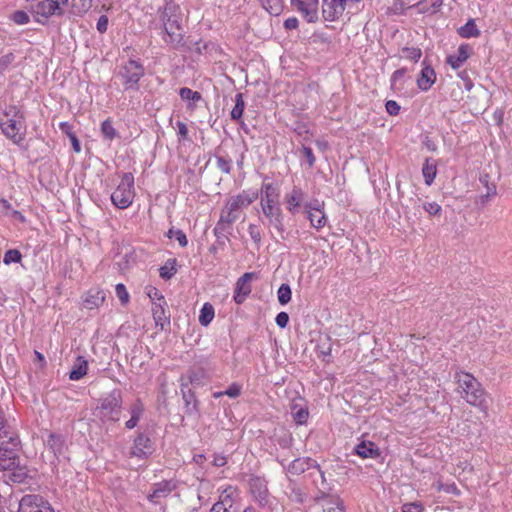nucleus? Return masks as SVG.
Segmentation results:
<instances>
[{"label":"nucleus","instance_id":"obj_1","mask_svg":"<svg viewBox=\"0 0 512 512\" xmlns=\"http://www.w3.org/2000/svg\"><path fill=\"white\" fill-rule=\"evenodd\" d=\"M257 198L258 193L244 190L226 199L220 218L213 229L218 240L221 237L228 239L226 233H229L233 223L240 218L243 209L251 205Z\"/></svg>","mask_w":512,"mask_h":512},{"label":"nucleus","instance_id":"obj_2","mask_svg":"<svg viewBox=\"0 0 512 512\" xmlns=\"http://www.w3.org/2000/svg\"><path fill=\"white\" fill-rule=\"evenodd\" d=\"M279 197V189L276 186L272 183L263 184L260 199L262 212L268 219L269 225L278 232L280 238L286 240L289 233L286 232L284 226V216L280 207Z\"/></svg>","mask_w":512,"mask_h":512},{"label":"nucleus","instance_id":"obj_3","mask_svg":"<svg viewBox=\"0 0 512 512\" xmlns=\"http://www.w3.org/2000/svg\"><path fill=\"white\" fill-rule=\"evenodd\" d=\"M454 379L458 384V392L461 394V397L468 404L479 408L487 416L486 392L482 384L472 374L463 371L456 372Z\"/></svg>","mask_w":512,"mask_h":512},{"label":"nucleus","instance_id":"obj_4","mask_svg":"<svg viewBox=\"0 0 512 512\" xmlns=\"http://www.w3.org/2000/svg\"><path fill=\"white\" fill-rule=\"evenodd\" d=\"M165 31L164 41L173 48H179L184 45L183 27L181 25L182 17L179 8L176 5L168 4L164 8L161 16Z\"/></svg>","mask_w":512,"mask_h":512},{"label":"nucleus","instance_id":"obj_5","mask_svg":"<svg viewBox=\"0 0 512 512\" xmlns=\"http://www.w3.org/2000/svg\"><path fill=\"white\" fill-rule=\"evenodd\" d=\"M0 127L6 137L10 138L15 144L24 140L25 129L24 115L16 107L9 108L4 116L0 118Z\"/></svg>","mask_w":512,"mask_h":512},{"label":"nucleus","instance_id":"obj_6","mask_svg":"<svg viewBox=\"0 0 512 512\" xmlns=\"http://www.w3.org/2000/svg\"><path fill=\"white\" fill-rule=\"evenodd\" d=\"M19 438L14 435H0V469H13L18 465Z\"/></svg>","mask_w":512,"mask_h":512},{"label":"nucleus","instance_id":"obj_7","mask_svg":"<svg viewBox=\"0 0 512 512\" xmlns=\"http://www.w3.org/2000/svg\"><path fill=\"white\" fill-rule=\"evenodd\" d=\"M122 394L120 390L114 389L107 396L101 399L98 406L101 419L117 422L120 420L122 411Z\"/></svg>","mask_w":512,"mask_h":512},{"label":"nucleus","instance_id":"obj_8","mask_svg":"<svg viewBox=\"0 0 512 512\" xmlns=\"http://www.w3.org/2000/svg\"><path fill=\"white\" fill-rule=\"evenodd\" d=\"M134 177L131 173H124L121 182L111 194L112 203L119 209L128 208L134 199Z\"/></svg>","mask_w":512,"mask_h":512},{"label":"nucleus","instance_id":"obj_9","mask_svg":"<svg viewBox=\"0 0 512 512\" xmlns=\"http://www.w3.org/2000/svg\"><path fill=\"white\" fill-rule=\"evenodd\" d=\"M144 74L145 69L142 63L132 59L124 63L119 70V76L125 90H138V83Z\"/></svg>","mask_w":512,"mask_h":512},{"label":"nucleus","instance_id":"obj_10","mask_svg":"<svg viewBox=\"0 0 512 512\" xmlns=\"http://www.w3.org/2000/svg\"><path fill=\"white\" fill-rule=\"evenodd\" d=\"M362 0H323L322 14L326 21H336L346 9L355 8Z\"/></svg>","mask_w":512,"mask_h":512},{"label":"nucleus","instance_id":"obj_11","mask_svg":"<svg viewBox=\"0 0 512 512\" xmlns=\"http://www.w3.org/2000/svg\"><path fill=\"white\" fill-rule=\"evenodd\" d=\"M18 512H54V510L42 496L27 494L21 498Z\"/></svg>","mask_w":512,"mask_h":512},{"label":"nucleus","instance_id":"obj_12","mask_svg":"<svg viewBox=\"0 0 512 512\" xmlns=\"http://www.w3.org/2000/svg\"><path fill=\"white\" fill-rule=\"evenodd\" d=\"M291 5L309 23L317 21L319 0H291Z\"/></svg>","mask_w":512,"mask_h":512},{"label":"nucleus","instance_id":"obj_13","mask_svg":"<svg viewBox=\"0 0 512 512\" xmlns=\"http://www.w3.org/2000/svg\"><path fill=\"white\" fill-rule=\"evenodd\" d=\"M316 504L320 505V512H345L343 500L337 496H329L324 492H320L315 497Z\"/></svg>","mask_w":512,"mask_h":512},{"label":"nucleus","instance_id":"obj_14","mask_svg":"<svg viewBox=\"0 0 512 512\" xmlns=\"http://www.w3.org/2000/svg\"><path fill=\"white\" fill-rule=\"evenodd\" d=\"M255 277V273L247 272L238 278L234 289V301L242 304L246 297L251 293L252 288L250 282Z\"/></svg>","mask_w":512,"mask_h":512},{"label":"nucleus","instance_id":"obj_15","mask_svg":"<svg viewBox=\"0 0 512 512\" xmlns=\"http://www.w3.org/2000/svg\"><path fill=\"white\" fill-rule=\"evenodd\" d=\"M34 12L37 15L48 18L52 15H62L63 11L59 7L57 0H42L35 6Z\"/></svg>","mask_w":512,"mask_h":512},{"label":"nucleus","instance_id":"obj_16","mask_svg":"<svg viewBox=\"0 0 512 512\" xmlns=\"http://www.w3.org/2000/svg\"><path fill=\"white\" fill-rule=\"evenodd\" d=\"M153 445L151 439L140 433L134 440V447L132 454L139 458L147 457L152 453Z\"/></svg>","mask_w":512,"mask_h":512},{"label":"nucleus","instance_id":"obj_17","mask_svg":"<svg viewBox=\"0 0 512 512\" xmlns=\"http://www.w3.org/2000/svg\"><path fill=\"white\" fill-rule=\"evenodd\" d=\"M471 47L468 44H461L455 54L449 55L446 62L453 68L458 69L470 57Z\"/></svg>","mask_w":512,"mask_h":512},{"label":"nucleus","instance_id":"obj_18","mask_svg":"<svg viewBox=\"0 0 512 512\" xmlns=\"http://www.w3.org/2000/svg\"><path fill=\"white\" fill-rule=\"evenodd\" d=\"M304 199V192L299 187H293L290 193L286 194L285 202L287 204V210L291 214H295L298 208L301 206Z\"/></svg>","mask_w":512,"mask_h":512},{"label":"nucleus","instance_id":"obj_19","mask_svg":"<svg viewBox=\"0 0 512 512\" xmlns=\"http://www.w3.org/2000/svg\"><path fill=\"white\" fill-rule=\"evenodd\" d=\"M436 81V74L430 65H426L421 70L420 76L417 79V86L422 91H427Z\"/></svg>","mask_w":512,"mask_h":512},{"label":"nucleus","instance_id":"obj_20","mask_svg":"<svg viewBox=\"0 0 512 512\" xmlns=\"http://www.w3.org/2000/svg\"><path fill=\"white\" fill-rule=\"evenodd\" d=\"M355 453L361 458H377L380 456V450L372 441H362L355 446Z\"/></svg>","mask_w":512,"mask_h":512},{"label":"nucleus","instance_id":"obj_21","mask_svg":"<svg viewBox=\"0 0 512 512\" xmlns=\"http://www.w3.org/2000/svg\"><path fill=\"white\" fill-rule=\"evenodd\" d=\"M187 384H182L181 392L182 398L185 403V410L188 415H193L198 412V401L195 394L191 389H186Z\"/></svg>","mask_w":512,"mask_h":512},{"label":"nucleus","instance_id":"obj_22","mask_svg":"<svg viewBox=\"0 0 512 512\" xmlns=\"http://www.w3.org/2000/svg\"><path fill=\"white\" fill-rule=\"evenodd\" d=\"M173 489L174 485H172L170 481L156 483L154 485L153 492L148 496V499L151 502L156 503L158 499L167 497Z\"/></svg>","mask_w":512,"mask_h":512},{"label":"nucleus","instance_id":"obj_23","mask_svg":"<svg viewBox=\"0 0 512 512\" xmlns=\"http://www.w3.org/2000/svg\"><path fill=\"white\" fill-rule=\"evenodd\" d=\"M88 370V361L83 356H78L69 373V379L77 381L82 379Z\"/></svg>","mask_w":512,"mask_h":512},{"label":"nucleus","instance_id":"obj_24","mask_svg":"<svg viewBox=\"0 0 512 512\" xmlns=\"http://www.w3.org/2000/svg\"><path fill=\"white\" fill-rule=\"evenodd\" d=\"M314 465L316 462L310 458H297L289 464L287 470L292 475H300Z\"/></svg>","mask_w":512,"mask_h":512},{"label":"nucleus","instance_id":"obj_25","mask_svg":"<svg viewBox=\"0 0 512 512\" xmlns=\"http://www.w3.org/2000/svg\"><path fill=\"white\" fill-rule=\"evenodd\" d=\"M144 412V405L140 399H137L130 407L131 418L126 421L125 427L133 429L137 426L142 414Z\"/></svg>","mask_w":512,"mask_h":512},{"label":"nucleus","instance_id":"obj_26","mask_svg":"<svg viewBox=\"0 0 512 512\" xmlns=\"http://www.w3.org/2000/svg\"><path fill=\"white\" fill-rule=\"evenodd\" d=\"M105 300V293L101 290H90L86 296L84 303L88 309H94L102 304Z\"/></svg>","mask_w":512,"mask_h":512},{"label":"nucleus","instance_id":"obj_27","mask_svg":"<svg viewBox=\"0 0 512 512\" xmlns=\"http://www.w3.org/2000/svg\"><path fill=\"white\" fill-rule=\"evenodd\" d=\"M422 174L424 177L425 184L430 186L433 183L437 174V166L433 159H426L422 168Z\"/></svg>","mask_w":512,"mask_h":512},{"label":"nucleus","instance_id":"obj_28","mask_svg":"<svg viewBox=\"0 0 512 512\" xmlns=\"http://www.w3.org/2000/svg\"><path fill=\"white\" fill-rule=\"evenodd\" d=\"M251 491L261 504L267 503L268 491L262 480L259 478L251 481Z\"/></svg>","mask_w":512,"mask_h":512},{"label":"nucleus","instance_id":"obj_29","mask_svg":"<svg viewBox=\"0 0 512 512\" xmlns=\"http://www.w3.org/2000/svg\"><path fill=\"white\" fill-rule=\"evenodd\" d=\"M166 302H153L152 304V314L155 320L156 325H161L163 328L164 322L169 320V316L166 315V310L164 306Z\"/></svg>","mask_w":512,"mask_h":512},{"label":"nucleus","instance_id":"obj_30","mask_svg":"<svg viewBox=\"0 0 512 512\" xmlns=\"http://www.w3.org/2000/svg\"><path fill=\"white\" fill-rule=\"evenodd\" d=\"M46 444L54 455L61 454L64 448V438L61 435L50 433L48 435Z\"/></svg>","mask_w":512,"mask_h":512},{"label":"nucleus","instance_id":"obj_31","mask_svg":"<svg viewBox=\"0 0 512 512\" xmlns=\"http://www.w3.org/2000/svg\"><path fill=\"white\" fill-rule=\"evenodd\" d=\"M308 213V219L310 220L311 225L316 228L320 229L325 226L326 224V217L322 210L318 208L309 209L307 211Z\"/></svg>","mask_w":512,"mask_h":512},{"label":"nucleus","instance_id":"obj_32","mask_svg":"<svg viewBox=\"0 0 512 512\" xmlns=\"http://www.w3.org/2000/svg\"><path fill=\"white\" fill-rule=\"evenodd\" d=\"M458 34L463 38L478 37L480 31L475 24L474 19H469L467 23L458 29Z\"/></svg>","mask_w":512,"mask_h":512},{"label":"nucleus","instance_id":"obj_33","mask_svg":"<svg viewBox=\"0 0 512 512\" xmlns=\"http://www.w3.org/2000/svg\"><path fill=\"white\" fill-rule=\"evenodd\" d=\"M214 318V307L210 303H205L199 315V323L202 326H208Z\"/></svg>","mask_w":512,"mask_h":512},{"label":"nucleus","instance_id":"obj_34","mask_svg":"<svg viewBox=\"0 0 512 512\" xmlns=\"http://www.w3.org/2000/svg\"><path fill=\"white\" fill-rule=\"evenodd\" d=\"M262 7L271 15H279L283 9V0H259Z\"/></svg>","mask_w":512,"mask_h":512},{"label":"nucleus","instance_id":"obj_35","mask_svg":"<svg viewBox=\"0 0 512 512\" xmlns=\"http://www.w3.org/2000/svg\"><path fill=\"white\" fill-rule=\"evenodd\" d=\"M244 108L245 102L243 99V95L241 93H237L235 95V105L231 111V119L240 120L243 115Z\"/></svg>","mask_w":512,"mask_h":512},{"label":"nucleus","instance_id":"obj_36","mask_svg":"<svg viewBox=\"0 0 512 512\" xmlns=\"http://www.w3.org/2000/svg\"><path fill=\"white\" fill-rule=\"evenodd\" d=\"M231 507L232 499H230L229 496H226L224 499L214 503L209 512H231Z\"/></svg>","mask_w":512,"mask_h":512},{"label":"nucleus","instance_id":"obj_37","mask_svg":"<svg viewBox=\"0 0 512 512\" xmlns=\"http://www.w3.org/2000/svg\"><path fill=\"white\" fill-rule=\"evenodd\" d=\"M291 295V288L285 283H283L277 291L278 301L281 305H286L291 300Z\"/></svg>","mask_w":512,"mask_h":512},{"label":"nucleus","instance_id":"obj_38","mask_svg":"<svg viewBox=\"0 0 512 512\" xmlns=\"http://www.w3.org/2000/svg\"><path fill=\"white\" fill-rule=\"evenodd\" d=\"M433 487L439 492L444 491L446 493H450V494H454V495H459V493H460V491L457 488V486L455 485V483L445 484L442 481L438 480L433 483Z\"/></svg>","mask_w":512,"mask_h":512},{"label":"nucleus","instance_id":"obj_39","mask_svg":"<svg viewBox=\"0 0 512 512\" xmlns=\"http://www.w3.org/2000/svg\"><path fill=\"white\" fill-rule=\"evenodd\" d=\"M407 73V69L406 68H401V69H398L396 70L392 76H391V87L393 89H401L402 88V80L404 78V76L406 75Z\"/></svg>","mask_w":512,"mask_h":512},{"label":"nucleus","instance_id":"obj_40","mask_svg":"<svg viewBox=\"0 0 512 512\" xmlns=\"http://www.w3.org/2000/svg\"><path fill=\"white\" fill-rule=\"evenodd\" d=\"M11 472L10 479L13 482L22 483L27 478V472L24 467H20L18 464L15 468L9 469Z\"/></svg>","mask_w":512,"mask_h":512},{"label":"nucleus","instance_id":"obj_41","mask_svg":"<svg viewBox=\"0 0 512 512\" xmlns=\"http://www.w3.org/2000/svg\"><path fill=\"white\" fill-rule=\"evenodd\" d=\"M101 132L104 138L108 140L114 139L117 135L116 130L114 129L112 122L109 119H106L102 122Z\"/></svg>","mask_w":512,"mask_h":512},{"label":"nucleus","instance_id":"obj_42","mask_svg":"<svg viewBox=\"0 0 512 512\" xmlns=\"http://www.w3.org/2000/svg\"><path fill=\"white\" fill-rule=\"evenodd\" d=\"M22 259V255L19 250L17 249H10L6 251L4 255L3 262L6 265H9L11 263H19Z\"/></svg>","mask_w":512,"mask_h":512},{"label":"nucleus","instance_id":"obj_43","mask_svg":"<svg viewBox=\"0 0 512 512\" xmlns=\"http://www.w3.org/2000/svg\"><path fill=\"white\" fill-rule=\"evenodd\" d=\"M167 236L169 238L175 237V239L178 241V243L181 247H185L188 244V240H187L185 233L180 229H177V230L170 229L167 232Z\"/></svg>","mask_w":512,"mask_h":512},{"label":"nucleus","instance_id":"obj_44","mask_svg":"<svg viewBox=\"0 0 512 512\" xmlns=\"http://www.w3.org/2000/svg\"><path fill=\"white\" fill-rule=\"evenodd\" d=\"M402 52L404 54V57L415 62H417L422 55L421 49L415 47H405L402 49Z\"/></svg>","mask_w":512,"mask_h":512},{"label":"nucleus","instance_id":"obj_45","mask_svg":"<svg viewBox=\"0 0 512 512\" xmlns=\"http://www.w3.org/2000/svg\"><path fill=\"white\" fill-rule=\"evenodd\" d=\"M179 94L183 100L198 101L201 98V94L199 92L193 91L187 87L181 88Z\"/></svg>","mask_w":512,"mask_h":512},{"label":"nucleus","instance_id":"obj_46","mask_svg":"<svg viewBox=\"0 0 512 512\" xmlns=\"http://www.w3.org/2000/svg\"><path fill=\"white\" fill-rule=\"evenodd\" d=\"M11 19L18 25H24L30 21L29 15L23 10L15 11L11 16Z\"/></svg>","mask_w":512,"mask_h":512},{"label":"nucleus","instance_id":"obj_47","mask_svg":"<svg viewBox=\"0 0 512 512\" xmlns=\"http://www.w3.org/2000/svg\"><path fill=\"white\" fill-rule=\"evenodd\" d=\"M116 295L119 298L121 304L125 305L129 302V293L126 290L124 284L119 283L115 287Z\"/></svg>","mask_w":512,"mask_h":512},{"label":"nucleus","instance_id":"obj_48","mask_svg":"<svg viewBox=\"0 0 512 512\" xmlns=\"http://www.w3.org/2000/svg\"><path fill=\"white\" fill-rule=\"evenodd\" d=\"M92 5L91 0H72V6L78 13L86 12Z\"/></svg>","mask_w":512,"mask_h":512},{"label":"nucleus","instance_id":"obj_49","mask_svg":"<svg viewBox=\"0 0 512 512\" xmlns=\"http://www.w3.org/2000/svg\"><path fill=\"white\" fill-rule=\"evenodd\" d=\"M216 165L224 173L228 174L231 170V160L222 156H216Z\"/></svg>","mask_w":512,"mask_h":512},{"label":"nucleus","instance_id":"obj_50","mask_svg":"<svg viewBox=\"0 0 512 512\" xmlns=\"http://www.w3.org/2000/svg\"><path fill=\"white\" fill-rule=\"evenodd\" d=\"M147 295L152 300V302H163L165 303L164 296L161 294V292L155 288V287H148L147 288Z\"/></svg>","mask_w":512,"mask_h":512},{"label":"nucleus","instance_id":"obj_51","mask_svg":"<svg viewBox=\"0 0 512 512\" xmlns=\"http://www.w3.org/2000/svg\"><path fill=\"white\" fill-rule=\"evenodd\" d=\"M424 507L420 502L405 503L402 512H423Z\"/></svg>","mask_w":512,"mask_h":512},{"label":"nucleus","instance_id":"obj_52","mask_svg":"<svg viewBox=\"0 0 512 512\" xmlns=\"http://www.w3.org/2000/svg\"><path fill=\"white\" fill-rule=\"evenodd\" d=\"M423 209L430 215H437L441 212V206L436 202L424 203Z\"/></svg>","mask_w":512,"mask_h":512},{"label":"nucleus","instance_id":"obj_53","mask_svg":"<svg viewBox=\"0 0 512 512\" xmlns=\"http://www.w3.org/2000/svg\"><path fill=\"white\" fill-rule=\"evenodd\" d=\"M289 497L292 501H295L297 503H303L305 500V494L302 492V490L300 488L295 487L291 489Z\"/></svg>","mask_w":512,"mask_h":512},{"label":"nucleus","instance_id":"obj_54","mask_svg":"<svg viewBox=\"0 0 512 512\" xmlns=\"http://www.w3.org/2000/svg\"><path fill=\"white\" fill-rule=\"evenodd\" d=\"M225 395L229 396L230 398H236L241 393V386L237 383L231 384L225 391H223Z\"/></svg>","mask_w":512,"mask_h":512},{"label":"nucleus","instance_id":"obj_55","mask_svg":"<svg viewBox=\"0 0 512 512\" xmlns=\"http://www.w3.org/2000/svg\"><path fill=\"white\" fill-rule=\"evenodd\" d=\"M15 56L13 53H8L0 58V72H3L14 61Z\"/></svg>","mask_w":512,"mask_h":512},{"label":"nucleus","instance_id":"obj_56","mask_svg":"<svg viewBox=\"0 0 512 512\" xmlns=\"http://www.w3.org/2000/svg\"><path fill=\"white\" fill-rule=\"evenodd\" d=\"M458 77L464 82V88L467 91H470L473 88L474 84L466 70L460 71L458 73Z\"/></svg>","mask_w":512,"mask_h":512},{"label":"nucleus","instance_id":"obj_57","mask_svg":"<svg viewBox=\"0 0 512 512\" xmlns=\"http://www.w3.org/2000/svg\"><path fill=\"white\" fill-rule=\"evenodd\" d=\"M248 232H249V235L252 238V240L256 244H260V242H261V233H260L258 227L255 224H250L249 225Z\"/></svg>","mask_w":512,"mask_h":512},{"label":"nucleus","instance_id":"obj_58","mask_svg":"<svg viewBox=\"0 0 512 512\" xmlns=\"http://www.w3.org/2000/svg\"><path fill=\"white\" fill-rule=\"evenodd\" d=\"M385 107H386V111L391 116H396L399 114L400 105L396 101H394V100L387 101Z\"/></svg>","mask_w":512,"mask_h":512},{"label":"nucleus","instance_id":"obj_59","mask_svg":"<svg viewBox=\"0 0 512 512\" xmlns=\"http://www.w3.org/2000/svg\"><path fill=\"white\" fill-rule=\"evenodd\" d=\"M301 152L303 156L306 158L309 167H312L316 160L312 149L310 147L303 146Z\"/></svg>","mask_w":512,"mask_h":512},{"label":"nucleus","instance_id":"obj_60","mask_svg":"<svg viewBox=\"0 0 512 512\" xmlns=\"http://www.w3.org/2000/svg\"><path fill=\"white\" fill-rule=\"evenodd\" d=\"M176 272L177 271L174 266L168 267L167 265H164L159 269L160 276L163 279H170Z\"/></svg>","mask_w":512,"mask_h":512},{"label":"nucleus","instance_id":"obj_61","mask_svg":"<svg viewBox=\"0 0 512 512\" xmlns=\"http://www.w3.org/2000/svg\"><path fill=\"white\" fill-rule=\"evenodd\" d=\"M275 321L280 328H285L289 322V315L286 312H280L276 316Z\"/></svg>","mask_w":512,"mask_h":512},{"label":"nucleus","instance_id":"obj_62","mask_svg":"<svg viewBox=\"0 0 512 512\" xmlns=\"http://www.w3.org/2000/svg\"><path fill=\"white\" fill-rule=\"evenodd\" d=\"M108 28V17L106 15H101L97 21V30L100 33H105Z\"/></svg>","mask_w":512,"mask_h":512},{"label":"nucleus","instance_id":"obj_63","mask_svg":"<svg viewBox=\"0 0 512 512\" xmlns=\"http://www.w3.org/2000/svg\"><path fill=\"white\" fill-rule=\"evenodd\" d=\"M308 418V411L305 410V409H299L295 414H294V419L296 420L297 423L299 424H303Z\"/></svg>","mask_w":512,"mask_h":512},{"label":"nucleus","instance_id":"obj_64","mask_svg":"<svg viewBox=\"0 0 512 512\" xmlns=\"http://www.w3.org/2000/svg\"><path fill=\"white\" fill-rule=\"evenodd\" d=\"M487 192L481 196L482 202H487L489 197L496 195V186L494 184L486 185Z\"/></svg>","mask_w":512,"mask_h":512}]
</instances>
